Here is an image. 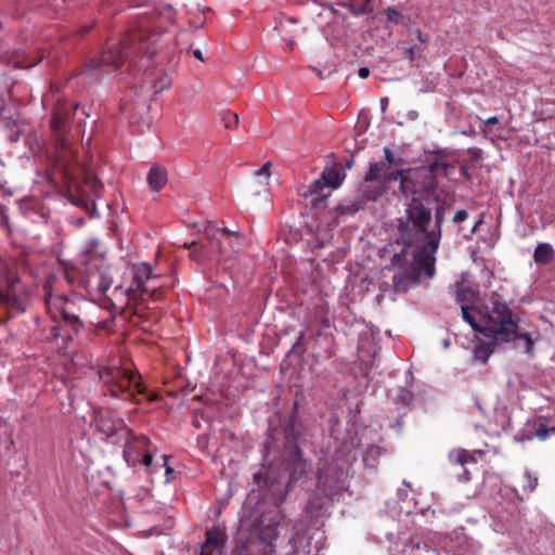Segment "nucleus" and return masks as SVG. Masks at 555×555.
Masks as SVG:
<instances>
[{
  "mask_svg": "<svg viewBox=\"0 0 555 555\" xmlns=\"http://www.w3.org/2000/svg\"><path fill=\"white\" fill-rule=\"evenodd\" d=\"M456 167L457 162H449L443 153H436L428 170L410 172L399 186L406 203L404 214L397 219L398 242L406 248L415 247L413 257L417 262L425 255V267L430 266V254L437 251L440 243V231L428 229L433 219L428 205L439 202L438 177L451 179Z\"/></svg>",
  "mask_w": 555,
  "mask_h": 555,
  "instance_id": "nucleus-1",
  "label": "nucleus"
},
{
  "mask_svg": "<svg viewBox=\"0 0 555 555\" xmlns=\"http://www.w3.org/2000/svg\"><path fill=\"white\" fill-rule=\"evenodd\" d=\"M42 105L51 106V132L54 139V149L48 154L49 163L61 180L66 184L69 201L79 207L90 209L94 206V197L100 196L102 188L96 177L77 158V152L70 144L66 134L68 121L79 104L72 106L66 103L59 91L52 86L50 92L42 96Z\"/></svg>",
  "mask_w": 555,
  "mask_h": 555,
  "instance_id": "nucleus-2",
  "label": "nucleus"
},
{
  "mask_svg": "<svg viewBox=\"0 0 555 555\" xmlns=\"http://www.w3.org/2000/svg\"><path fill=\"white\" fill-rule=\"evenodd\" d=\"M154 24L155 17L141 16L118 43L107 42L101 55L89 61L88 67L109 66L118 68L126 59L134 55H144L151 59L157 53L162 38L159 34L152 30Z\"/></svg>",
  "mask_w": 555,
  "mask_h": 555,
  "instance_id": "nucleus-3",
  "label": "nucleus"
},
{
  "mask_svg": "<svg viewBox=\"0 0 555 555\" xmlns=\"http://www.w3.org/2000/svg\"><path fill=\"white\" fill-rule=\"evenodd\" d=\"M356 459L350 448L343 447L319 463L318 490L322 495L314 494L307 503L306 512L311 518L324 516L334 496L348 488V470Z\"/></svg>",
  "mask_w": 555,
  "mask_h": 555,
  "instance_id": "nucleus-4",
  "label": "nucleus"
},
{
  "mask_svg": "<svg viewBox=\"0 0 555 555\" xmlns=\"http://www.w3.org/2000/svg\"><path fill=\"white\" fill-rule=\"evenodd\" d=\"M100 379L107 392L120 400L141 403L142 399L154 402L159 399L156 392L147 391L141 374L125 366H104L99 370Z\"/></svg>",
  "mask_w": 555,
  "mask_h": 555,
  "instance_id": "nucleus-5",
  "label": "nucleus"
},
{
  "mask_svg": "<svg viewBox=\"0 0 555 555\" xmlns=\"http://www.w3.org/2000/svg\"><path fill=\"white\" fill-rule=\"evenodd\" d=\"M52 280H47L43 285V298L47 311L54 322L62 321V326L53 325L51 328L52 338L63 337L73 339L85 330L82 312L75 300L63 295H53Z\"/></svg>",
  "mask_w": 555,
  "mask_h": 555,
  "instance_id": "nucleus-6",
  "label": "nucleus"
},
{
  "mask_svg": "<svg viewBox=\"0 0 555 555\" xmlns=\"http://www.w3.org/2000/svg\"><path fill=\"white\" fill-rule=\"evenodd\" d=\"M129 276L130 283L127 285H116L113 289L114 296H124L127 307H133V314H140L143 310L139 306V300H144L145 297H154L159 288L155 281L159 278L153 274L152 267L149 263L142 262L131 266L125 273Z\"/></svg>",
  "mask_w": 555,
  "mask_h": 555,
  "instance_id": "nucleus-7",
  "label": "nucleus"
},
{
  "mask_svg": "<svg viewBox=\"0 0 555 555\" xmlns=\"http://www.w3.org/2000/svg\"><path fill=\"white\" fill-rule=\"evenodd\" d=\"M280 435L283 436L284 440V459L292 470L291 479H298L307 469V461L302 457L300 451V446L306 443V429L297 420V416L292 414L280 429L272 430V442H268L266 448H274L273 440Z\"/></svg>",
  "mask_w": 555,
  "mask_h": 555,
  "instance_id": "nucleus-8",
  "label": "nucleus"
},
{
  "mask_svg": "<svg viewBox=\"0 0 555 555\" xmlns=\"http://www.w3.org/2000/svg\"><path fill=\"white\" fill-rule=\"evenodd\" d=\"M116 268L101 256H89L79 273L75 268L65 270V279L72 285L85 288L88 293L105 294L113 284Z\"/></svg>",
  "mask_w": 555,
  "mask_h": 555,
  "instance_id": "nucleus-9",
  "label": "nucleus"
},
{
  "mask_svg": "<svg viewBox=\"0 0 555 555\" xmlns=\"http://www.w3.org/2000/svg\"><path fill=\"white\" fill-rule=\"evenodd\" d=\"M490 323L486 331L494 335V339L508 343L516 338L524 339L526 344V352L533 353L534 341L529 333L518 331V324L513 319L512 310L505 302L499 300L492 301L491 313L489 314Z\"/></svg>",
  "mask_w": 555,
  "mask_h": 555,
  "instance_id": "nucleus-10",
  "label": "nucleus"
},
{
  "mask_svg": "<svg viewBox=\"0 0 555 555\" xmlns=\"http://www.w3.org/2000/svg\"><path fill=\"white\" fill-rule=\"evenodd\" d=\"M232 236L229 229L217 228L209 223L198 242H192L190 245L184 244V246L191 249L190 257L192 260L203 262L222 255L224 253L223 240H231Z\"/></svg>",
  "mask_w": 555,
  "mask_h": 555,
  "instance_id": "nucleus-11",
  "label": "nucleus"
},
{
  "mask_svg": "<svg viewBox=\"0 0 555 555\" xmlns=\"http://www.w3.org/2000/svg\"><path fill=\"white\" fill-rule=\"evenodd\" d=\"M428 166L417 167V168H409V169H396L390 170V166H388L384 162L370 163L369 170L364 176V182H376L377 186L367 194V198L372 201H376L380 197L385 191V186L391 181H399V186L402 184V181L409 176L412 171H423L428 170Z\"/></svg>",
  "mask_w": 555,
  "mask_h": 555,
  "instance_id": "nucleus-12",
  "label": "nucleus"
},
{
  "mask_svg": "<svg viewBox=\"0 0 555 555\" xmlns=\"http://www.w3.org/2000/svg\"><path fill=\"white\" fill-rule=\"evenodd\" d=\"M0 306L10 312L24 313L29 306V293L16 274L7 272L0 278Z\"/></svg>",
  "mask_w": 555,
  "mask_h": 555,
  "instance_id": "nucleus-13",
  "label": "nucleus"
},
{
  "mask_svg": "<svg viewBox=\"0 0 555 555\" xmlns=\"http://www.w3.org/2000/svg\"><path fill=\"white\" fill-rule=\"evenodd\" d=\"M98 431L103 434L112 443L118 444L128 431L125 421L112 412H98L94 417Z\"/></svg>",
  "mask_w": 555,
  "mask_h": 555,
  "instance_id": "nucleus-14",
  "label": "nucleus"
},
{
  "mask_svg": "<svg viewBox=\"0 0 555 555\" xmlns=\"http://www.w3.org/2000/svg\"><path fill=\"white\" fill-rule=\"evenodd\" d=\"M122 456L128 466L135 467L140 463L141 454L149 449L151 440L142 434H135L131 428L124 435Z\"/></svg>",
  "mask_w": 555,
  "mask_h": 555,
  "instance_id": "nucleus-15",
  "label": "nucleus"
},
{
  "mask_svg": "<svg viewBox=\"0 0 555 555\" xmlns=\"http://www.w3.org/2000/svg\"><path fill=\"white\" fill-rule=\"evenodd\" d=\"M278 527L279 522L275 521L274 519H269L268 522L266 516H262L259 519V521L257 522L258 537L260 540V543H258L259 547L272 545V542L279 535Z\"/></svg>",
  "mask_w": 555,
  "mask_h": 555,
  "instance_id": "nucleus-16",
  "label": "nucleus"
},
{
  "mask_svg": "<svg viewBox=\"0 0 555 555\" xmlns=\"http://www.w3.org/2000/svg\"><path fill=\"white\" fill-rule=\"evenodd\" d=\"M464 300H465V295L464 294H457V301L461 304V310H462V318H463V320L465 322H467L473 327V330L478 331V332L482 333L485 336L491 337V338L494 339V335L490 334V332L486 331L487 326L490 323L489 314L491 313V308L489 309V311L487 312V314L485 317V325L481 326V325H479L477 323L475 317L472 314L470 308L467 305L463 304Z\"/></svg>",
  "mask_w": 555,
  "mask_h": 555,
  "instance_id": "nucleus-17",
  "label": "nucleus"
},
{
  "mask_svg": "<svg viewBox=\"0 0 555 555\" xmlns=\"http://www.w3.org/2000/svg\"><path fill=\"white\" fill-rule=\"evenodd\" d=\"M323 185L337 189L340 185V173L337 169L325 168L320 179H317L310 185V192L317 194L322 191Z\"/></svg>",
  "mask_w": 555,
  "mask_h": 555,
  "instance_id": "nucleus-18",
  "label": "nucleus"
},
{
  "mask_svg": "<svg viewBox=\"0 0 555 555\" xmlns=\"http://www.w3.org/2000/svg\"><path fill=\"white\" fill-rule=\"evenodd\" d=\"M150 189L154 192H159L165 188L168 181V173L166 168L159 165H153L146 177Z\"/></svg>",
  "mask_w": 555,
  "mask_h": 555,
  "instance_id": "nucleus-19",
  "label": "nucleus"
},
{
  "mask_svg": "<svg viewBox=\"0 0 555 555\" xmlns=\"http://www.w3.org/2000/svg\"><path fill=\"white\" fill-rule=\"evenodd\" d=\"M401 555H437V552L425 542L411 539L402 548Z\"/></svg>",
  "mask_w": 555,
  "mask_h": 555,
  "instance_id": "nucleus-20",
  "label": "nucleus"
},
{
  "mask_svg": "<svg viewBox=\"0 0 555 555\" xmlns=\"http://www.w3.org/2000/svg\"><path fill=\"white\" fill-rule=\"evenodd\" d=\"M555 259V249L548 243H539L533 253V260L539 266L550 264Z\"/></svg>",
  "mask_w": 555,
  "mask_h": 555,
  "instance_id": "nucleus-21",
  "label": "nucleus"
},
{
  "mask_svg": "<svg viewBox=\"0 0 555 555\" xmlns=\"http://www.w3.org/2000/svg\"><path fill=\"white\" fill-rule=\"evenodd\" d=\"M449 461L453 465L465 466L469 463L476 464L477 460L474 453H468L465 449H455L449 453Z\"/></svg>",
  "mask_w": 555,
  "mask_h": 555,
  "instance_id": "nucleus-22",
  "label": "nucleus"
},
{
  "mask_svg": "<svg viewBox=\"0 0 555 555\" xmlns=\"http://www.w3.org/2000/svg\"><path fill=\"white\" fill-rule=\"evenodd\" d=\"M387 24H395L403 27H409L411 18L403 15L396 8L389 7L385 11Z\"/></svg>",
  "mask_w": 555,
  "mask_h": 555,
  "instance_id": "nucleus-23",
  "label": "nucleus"
},
{
  "mask_svg": "<svg viewBox=\"0 0 555 555\" xmlns=\"http://www.w3.org/2000/svg\"><path fill=\"white\" fill-rule=\"evenodd\" d=\"M259 544L253 540L238 541L232 555H258Z\"/></svg>",
  "mask_w": 555,
  "mask_h": 555,
  "instance_id": "nucleus-24",
  "label": "nucleus"
},
{
  "mask_svg": "<svg viewBox=\"0 0 555 555\" xmlns=\"http://www.w3.org/2000/svg\"><path fill=\"white\" fill-rule=\"evenodd\" d=\"M372 0H350L349 3H341L344 7H348L353 15H363L371 12Z\"/></svg>",
  "mask_w": 555,
  "mask_h": 555,
  "instance_id": "nucleus-25",
  "label": "nucleus"
},
{
  "mask_svg": "<svg viewBox=\"0 0 555 555\" xmlns=\"http://www.w3.org/2000/svg\"><path fill=\"white\" fill-rule=\"evenodd\" d=\"M224 543V534L218 530H207L206 540L203 544L217 550Z\"/></svg>",
  "mask_w": 555,
  "mask_h": 555,
  "instance_id": "nucleus-26",
  "label": "nucleus"
},
{
  "mask_svg": "<svg viewBox=\"0 0 555 555\" xmlns=\"http://www.w3.org/2000/svg\"><path fill=\"white\" fill-rule=\"evenodd\" d=\"M404 43L408 44V47L402 52V57L404 60L413 62L423 55L424 48L422 46L411 43L410 41H405Z\"/></svg>",
  "mask_w": 555,
  "mask_h": 555,
  "instance_id": "nucleus-27",
  "label": "nucleus"
},
{
  "mask_svg": "<svg viewBox=\"0 0 555 555\" xmlns=\"http://www.w3.org/2000/svg\"><path fill=\"white\" fill-rule=\"evenodd\" d=\"M449 208V205L446 201L439 204L435 209V227L431 230H439L441 232V227L444 221L446 210Z\"/></svg>",
  "mask_w": 555,
  "mask_h": 555,
  "instance_id": "nucleus-28",
  "label": "nucleus"
},
{
  "mask_svg": "<svg viewBox=\"0 0 555 555\" xmlns=\"http://www.w3.org/2000/svg\"><path fill=\"white\" fill-rule=\"evenodd\" d=\"M383 151H384V157H385L384 163H386L388 166L401 167L404 165L403 158L396 156V154L393 153V151L390 147L385 146Z\"/></svg>",
  "mask_w": 555,
  "mask_h": 555,
  "instance_id": "nucleus-29",
  "label": "nucleus"
},
{
  "mask_svg": "<svg viewBox=\"0 0 555 555\" xmlns=\"http://www.w3.org/2000/svg\"><path fill=\"white\" fill-rule=\"evenodd\" d=\"M392 284L396 292H406L409 278L402 273H397L392 278Z\"/></svg>",
  "mask_w": 555,
  "mask_h": 555,
  "instance_id": "nucleus-30",
  "label": "nucleus"
},
{
  "mask_svg": "<svg viewBox=\"0 0 555 555\" xmlns=\"http://www.w3.org/2000/svg\"><path fill=\"white\" fill-rule=\"evenodd\" d=\"M382 448L378 446H370L364 454V462L370 464V461H375L382 454Z\"/></svg>",
  "mask_w": 555,
  "mask_h": 555,
  "instance_id": "nucleus-31",
  "label": "nucleus"
},
{
  "mask_svg": "<svg viewBox=\"0 0 555 555\" xmlns=\"http://www.w3.org/2000/svg\"><path fill=\"white\" fill-rule=\"evenodd\" d=\"M224 127L227 129H235L238 125V115L236 113L229 112L223 117Z\"/></svg>",
  "mask_w": 555,
  "mask_h": 555,
  "instance_id": "nucleus-32",
  "label": "nucleus"
},
{
  "mask_svg": "<svg viewBox=\"0 0 555 555\" xmlns=\"http://www.w3.org/2000/svg\"><path fill=\"white\" fill-rule=\"evenodd\" d=\"M551 433H555V427H547L545 424H539L535 429V436L541 440H545Z\"/></svg>",
  "mask_w": 555,
  "mask_h": 555,
  "instance_id": "nucleus-33",
  "label": "nucleus"
},
{
  "mask_svg": "<svg viewBox=\"0 0 555 555\" xmlns=\"http://www.w3.org/2000/svg\"><path fill=\"white\" fill-rule=\"evenodd\" d=\"M492 350L489 349V347L485 346H478L475 350V354L477 359H480L482 361H487Z\"/></svg>",
  "mask_w": 555,
  "mask_h": 555,
  "instance_id": "nucleus-34",
  "label": "nucleus"
},
{
  "mask_svg": "<svg viewBox=\"0 0 555 555\" xmlns=\"http://www.w3.org/2000/svg\"><path fill=\"white\" fill-rule=\"evenodd\" d=\"M270 168H271V162H267L262 165L260 169L256 171L257 177H264L266 184H268V180L270 178Z\"/></svg>",
  "mask_w": 555,
  "mask_h": 555,
  "instance_id": "nucleus-35",
  "label": "nucleus"
},
{
  "mask_svg": "<svg viewBox=\"0 0 555 555\" xmlns=\"http://www.w3.org/2000/svg\"><path fill=\"white\" fill-rule=\"evenodd\" d=\"M162 460H163V463L160 464V467H165L166 480L170 481L171 476L175 474V469L168 465V456L167 455L164 454L162 456Z\"/></svg>",
  "mask_w": 555,
  "mask_h": 555,
  "instance_id": "nucleus-36",
  "label": "nucleus"
},
{
  "mask_svg": "<svg viewBox=\"0 0 555 555\" xmlns=\"http://www.w3.org/2000/svg\"><path fill=\"white\" fill-rule=\"evenodd\" d=\"M169 86H170L169 78L163 77L158 81L154 82L153 88L156 90V92H158V91H163V90L169 88Z\"/></svg>",
  "mask_w": 555,
  "mask_h": 555,
  "instance_id": "nucleus-37",
  "label": "nucleus"
},
{
  "mask_svg": "<svg viewBox=\"0 0 555 555\" xmlns=\"http://www.w3.org/2000/svg\"><path fill=\"white\" fill-rule=\"evenodd\" d=\"M140 463H142L146 467H151L153 463V454L150 452V450H145L141 456H140Z\"/></svg>",
  "mask_w": 555,
  "mask_h": 555,
  "instance_id": "nucleus-38",
  "label": "nucleus"
},
{
  "mask_svg": "<svg viewBox=\"0 0 555 555\" xmlns=\"http://www.w3.org/2000/svg\"><path fill=\"white\" fill-rule=\"evenodd\" d=\"M230 233L233 235L231 240H227L228 244L231 246L233 250H236L240 247V237L235 232L230 231ZM225 240H223V243Z\"/></svg>",
  "mask_w": 555,
  "mask_h": 555,
  "instance_id": "nucleus-39",
  "label": "nucleus"
},
{
  "mask_svg": "<svg viewBox=\"0 0 555 555\" xmlns=\"http://www.w3.org/2000/svg\"><path fill=\"white\" fill-rule=\"evenodd\" d=\"M468 217V214L466 210L464 209H461L459 211L455 212V215L453 216V222L455 223H461L463 221H465Z\"/></svg>",
  "mask_w": 555,
  "mask_h": 555,
  "instance_id": "nucleus-40",
  "label": "nucleus"
},
{
  "mask_svg": "<svg viewBox=\"0 0 555 555\" xmlns=\"http://www.w3.org/2000/svg\"><path fill=\"white\" fill-rule=\"evenodd\" d=\"M468 155L470 156L472 160H477L481 156V150L478 147H469L467 150Z\"/></svg>",
  "mask_w": 555,
  "mask_h": 555,
  "instance_id": "nucleus-41",
  "label": "nucleus"
},
{
  "mask_svg": "<svg viewBox=\"0 0 555 555\" xmlns=\"http://www.w3.org/2000/svg\"><path fill=\"white\" fill-rule=\"evenodd\" d=\"M404 257H405V251L403 249L400 254H396L393 256L392 264L402 267L403 266L402 260L404 259Z\"/></svg>",
  "mask_w": 555,
  "mask_h": 555,
  "instance_id": "nucleus-42",
  "label": "nucleus"
},
{
  "mask_svg": "<svg viewBox=\"0 0 555 555\" xmlns=\"http://www.w3.org/2000/svg\"><path fill=\"white\" fill-rule=\"evenodd\" d=\"M414 34H415L416 38L418 39V41H420L422 44L427 43V41H428V35L424 34L421 29H415V30H414Z\"/></svg>",
  "mask_w": 555,
  "mask_h": 555,
  "instance_id": "nucleus-43",
  "label": "nucleus"
},
{
  "mask_svg": "<svg viewBox=\"0 0 555 555\" xmlns=\"http://www.w3.org/2000/svg\"><path fill=\"white\" fill-rule=\"evenodd\" d=\"M525 477L528 479L529 481V490H533L538 483V478H533L531 477V475L529 473H526L525 474Z\"/></svg>",
  "mask_w": 555,
  "mask_h": 555,
  "instance_id": "nucleus-44",
  "label": "nucleus"
},
{
  "mask_svg": "<svg viewBox=\"0 0 555 555\" xmlns=\"http://www.w3.org/2000/svg\"><path fill=\"white\" fill-rule=\"evenodd\" d=\"M216 550L203 544L201 547L199 555H214Z\"/></svg>",
  "mask_w": 555,
  "mask_h": 555,
  "instance_id": "nucleus-45",
  "label": "nucleus"
},
{
  "mask_svg": "<svg viewBox=\"0 0 555 555\" xmlns=\"http://www.w3.org/2000/svg\"><path fill=\"white\" fill-rule=\"evenodd\" d=\"M358 75L360 78L365 79L370 76V69L367 67H360Z\"/></svg>",
  "mask_w": 555,
  "mask_h": 555,
  "instance_id": "nucleus-46",
  "label": "nucleus"
},
{
  "mask_svg": "<svg viewBox=\"0 0 555 555\" xmlns=\"http://www.w3.org/2000/svg\"><path fill=\"white\" fill-rule=\"evenodd\" d=\"M3 103L0 102V125H8L7 120L11 118V116H3Z\"/></svg>",
  "mask_w": 555,
  "mask_h": 555,
  "instance_id": "nucleus-47",
  "label": "nucleus"
},
{
  "mask_svg": "<svg viewBox=\"0 0 555 555\" xmlns=\"http://www.w3.org/2000/svg\"><path fill=\"white\" fill-rule=\"evenodd\" d=\"M460 173L462 176V178L464 179H469L470 178V173L468 171V168L466 166H460Z\"/></svg>",
  "mask_w": 555,
  "mask_h": 555,
  "instance_id": "nucleus-48",
  "label": "nucleus"
},
{
  "mask_svg": "<svg viewBox=\"0 0 555 555\" xmlns=\"http://www.w3.org/2000/svg\"><path fill=\"white\" fill-rule=\"evenodd\" d=\"M487 126H492L499 124V118L496 116H491L485 120Z\"/></svg>",
  "mask_w": 555,
  "mask_h": 555,
  "instance_id": "nucleus-49",
  "label": "nucleus"
},
{
  "mask_svg": "<svg viewBox=\"0 0 555 555\" xmlns=\"http://www.w3.org/2000/svg\"><path fill=\"white\" fill-rule=\"evenodd\" d=\"M315 534H317L319 538H318V541H317V544H315V547H314V548H315V551H319V550L322 547L321 542H322V540H323V538H324V537H323V532H315Z\"/></svg>",
  "mask_w": 555,
  "mask_h": 555,
  "instance_id": "nucleus-50",
  "label": "nucleus"
},
{
  "mask_svg": "<svg viewBox=\"0 0 555 555\" xmlns=\"http://www.w3.org/2000/svg\"><path fill=\"white\" fill-rule=\"evenodd\" d=\"M193 55L199 60L201 62H204V56H203V53L201 50L196 49V50H193Z\"/></svg>",
  "mask_w": 555,
  "mask_h": 555,
  "instance_id": "nucleus-51",
  "label": "nucleus"
},
{
  "mask_svg": "<svg viewBox=\"0 0 555 555\" xmlns=\"http://www.w3.org/2000/svg\"><path fill=\"white\" fill-rule=\"evenodd\" d=\"M304 336H305V334H304V333H301V334H300V336L298 337V339H297L296 344H295V347H298V346L301 344V341H302V339H304Z\"/></svg>",
  "mask_w": 555,
  "mask_h": 555,
  "instance_id": "nucleus-52",
  "label": "nucleus"
},
{
  "mask_svg": "<svg viewBox=\"0 0 555 555\" xmlns=\"http://www.w3.org/2000/svg\"><path fill=\"white\" fill-rule=\"evenodd\" d=\"M88 30H89V28H83L82 33L86 34V33H88Z\"/></svg>",
  "mask_w": 555,
  "mask_h": 555,
  "instance_id": "nucleus-53",
  "label": "nucleus"
}]
</instances>
